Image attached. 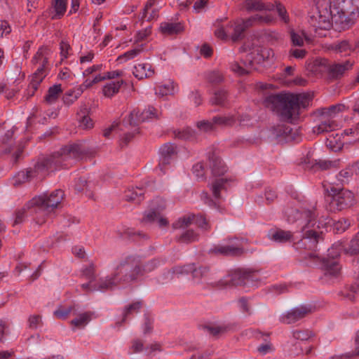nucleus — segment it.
Returning a JSON list of instances; mask_svg holds the SVG:
<instances>
[{
	"label": "nucleus",
	"instance_id": "obj_60",
	"mask_svg": "<svg viewBox=\"0 0 359 359\" xmlns=\"http://www.w3.org/2000/svg\"><path fill=\"white\" fill-rule=\"evenodd\" d=\"M292 336L294 339L306 341L312 336V332L308 330H294Z\"/></svg>",
	"mask_w": 359,
	"mask_h": 359
},
{
	"label": "nucleus",
	"instance_id": "obj_19",
	"mask_svg": "<svg viewBox=\"0 0 359 359\" xmlns=\"http://www.w3.org/2000/svg\"><path fill=\"white\" fill-rule=\"evenodd\" d=\"M320 123L313 128V131L316 134H321L328 133L339 129L341 126L335 119L327 118L325 116H320Z\"/></svg>",
	"mask_w": 359,
	"mask_h": 359
},
{
	"label": "nucleus",
	"instance_id": "obj_51",
	"mask_svg": "<svg viewBox=\"0 0 359 359\" xmlns=\"http://www.w3.org/2000/svg\"><path fill=\"white\" fill-rule=\"evenodd\" d=\"M264 4L261 0H245V8L248 11H263Z\"/></svg>",
	"mask_w": 359,
	"mask_h": 359
},
{
	"label": "nucleus",
	"instance_id": "obj_54",
	"mask_svg": "<svg viewBox=\"0 0 359 359\" xmlns=\"http://www.w3.org/2000/svg\"><path fill=\"white\" fill-rule=\"evenodd\" d=\"M343 250V246L341 243H334L330 248L328 249V259H332V260H335L340 254L341 250Z\"/></svg>",
	"mask_w": 359,
	"mask_h": 359
},
{
	"label": "nucleus",
	"instance_id": "obj_8",
	"mask_svg": "<svg viewBox=\"0 0 359 359\" xmlns=\"http://www.w3.org/2000/svg\"><path fill=\"white\" fill-rule=\"evenodd\" d=\"M327 201L329 210L336 212L353 206L356 200L354 194L350 190L332 187L328 190Z\"/></svg>",
	"mask_w": 359,
	"mask_h": 359
},
{
	"label": "nucleus",
	"instance_id": "obj_24",
	"mask_svg": "<svg viewBox=\"0 0 359 359\" xmlns=\"http://www.w3.org/2000/svg\"><path fill=\"white\" fill-rule=\"evenodd\" d=\"M330 49L336 53L344 54V55H351L352 53H354L352 47V40L349 39L335 41L330 45Z\"/></svg>",
	"mask_w": 359,
	"mask_h": 359
},
{
	"label": "nucleus",
	"instance_id": "obj_32",
	"mask_svg": "<svg viewBox=\"0 0 359 359\" xmlns=\"http://www.w3.org/2000/svg\"><path fill=\"white\" fill-rule=\"evenodd\" d=\"M123 83V80L107 83L102 88L103 95L107 97H111L118 93Z\"/></svg>",
	"mask_w": 359,
	"mask_h": 359
},
{
	"label": "nucleus",
	"instance_id": "obj_44",
	"mask_svg": "<svg viewBox=\"0 0 359 359\" xmlns=\"http://www.w3.org/2000/svg\"><path fill=\"white\" fill-rule=\"evenodd\" d=\"M198 240V234L193 230H187L182 233L177 238V241L184 243H190Z\"/></svg>",
	"mask_w": 359,
	"mask_h": 359
},
{
	"label": "nucleus",
	"instance_id": "obj_20",
	"mask_svg": "<svg viewBox=\"0 0 359 359\" xmlns=\"http://www.w3.org/2000/svg\"><path fill=\"white\" fill-rule=\"evenodd\" d=\"M159 153L158 166L163 170L165 165L170 164V160L176 154V146L174 144L165 143L160 148Z\"/></svg>",
	"mask_w": 359,
	"mask_h": 359
},
{
	"label": "nucleus",
	"instance_id": "obj_13",
	"mask_svg": "<svg viewBox=\"0 0 359 359\" xmlns=\"http://www.w3.org/2000/svg\"><path fill=\"white\" fill-rule=\"evenodd\" d=\"M211 251L226 256H241L245 250L237 238L229 239L228 243L215 247Z\"/></svg>",
	"mask_w": 359,
	"mask_h": 359
},
{
	"label": "nucleus",
	"instance_id": "obj_35",
	"mask_svg": "<svg viewBox=\"0 0 359 359\" xmlns=\"http://www.w3.org/2000/svg\"><path fill=\"white\" fill-rule=\"evenodd\" d=\"M144 191L142 187L133 188L126 192L125 198L128 201L140 203L143 198Z\"/></svg>",
	"mask_w": 359,
	"mask_h": 359
},
{
	"label": "nucleus",
	"instance_id": "obj_27",
	"mask_svg": "<svg viewBox=\"0 0 359 359\" xmlns=\"http://www.w3.org/2000/svg\"><path fill=\"white\" fill-rule=\"evenodd\" d=\"M133 73L138 79H143L152 76L154 74V71L151 69L150 64L140 63L134 67Z\"/></svg>",
	"mask_w": 359,
	"mask_h": 359
},
{
	"label": "nucleus",
	"instance_id": "obj_61",
	"mask_svg": "<svg viewBox=\"0 0 359 359\" xmlns=\"http://www.w3.org/2000/svg\"><path fill=\"white\" fill-rule=\"evenodd\" d=\"M209 269L206 266H200L198 268H195L194 266L193 270L191 271L192 276L194 278H202L206 276L208 273Z\"/></svg>",
	"mask_w": 359,
	"mask_h": 359
},
{
	"label": "nucleus",
	"instance_id": "obj_58",
	"mask_svg": "<svg viewBox=\"0 0 359 359\" xmlns=\"http://www.w3.org/2000/svg\"><path fill=\"white\" fill-rule=\"evenodd\" d=\"M238 304L242 312L250 316L252 313L249 299L245 297H241L238 299Z\"/></svg>",
	"mask_w": 359,
	"mask_h": 359
},
{
	"label": "nucleus",
	"instance_id": "obj_62",
	"mask_svg": "<svg viewBox=\"0 0 359 359\" xmlns=\"http://www.w3.org/2000/svg\"><path fill=\"white\" fill-rule=\"evenodd\" d=\"M165 201L161 198H156L152 201L151 207L160 214L165 208Z\"/></svg>",
	"mask_w": 359,
	"mask_h": 359
},
{
	"label": "nucleus",
	"instance_id": "obj_46",
	"mask_svg": "<svg viewBox=\"0 0 359 359\" xmlns=\"http://www.w3.org/2000/svg\"><path fill=\"white\" fill-rule=\"evenodd\" d=\"M290 37L291 43L294 46H302L304 43L306 36L304 32H295L292 29L290 31Z\"/></svg>",
	"mask_w": 359,
	"mask_h": 359
},
{
	"label": "nucleus",
	"instance_id": "obj_28",
	"mask_svg": "<svg viewBox=\"0 0 359 359\" xmlns=\"http://www.w3.org/2000/svg\"><path fill=\"white\" fill-rule=\"evenodd\" d=\"M177 90V86L171 81H169L167 83L158 85L155 88L156 95L160 97L174 95Z\"/></svg>",
	"mask_w": 359,
	"mask_h": 359
},
{
	"label": "nucleus",
	"instance_id": "obj_31",
	"mask_svg": "<svg viewBox=\"0 0 359 359\" xmlns=\"http://www.w3.org/2000/svg\"><path fill=\"white\" fill-rule=\"evenodd\" d=\"M345 106L342 104L332 105L329 107H325L318 109L320 116H325L327 118L334 119L337 114L344 110Z\"/></svg>",
	"mask_w": 359,
	"mask_h": 359
},
{
	"label": "nucleus",
	"instance_id": "obj_39",
	"mask_svg": "<svg viewBox=\"0 0 359 359\" xmlns=\"http://www.w3.org/2000/svg\"><path fill=\"white\" fill-rule=\"evenodd\" d=\"M91 320V313L85 312L71 320V325L77 328L84 327Z\"/></svg>",
	"mask_w": 359,
	"mask_h": 359
},
{
	"label": "nucleus",
	"instance_id": "obj_43",
	"mask_svg": "<svg viewBox=\"0 0 359 359\" xmlns=\"http://www.w3.org/2000/svg\"><path fill=\"white\" fill-rule=\"evenodd\" d=\"M75 306H69L67 307L60 306L55 311L54 316L59 319L65 320L67 318L68 316L73 312L74 314L76 313Z\"/></svg>",
	"mask_w": 359,
	"mask_h": 359
},
{
	"label": "nucleus",
	"instance_id": "obj_45",
	"mask_svg": "<svg viewBox=\"0 0 359 359\" xmlns=\"http://www.w3.org/2000/svg\"><path fill=\"white\" fill-rule=\"evenodd\" d=\"M250 19L253 26L255 25L270 24L274 20V18L269 14L264 15L256 14L250 17Z\"/></svg>",
	"mask_w": 359,
	"mask_h": 359
},
{
	"label": "nucleus",
	"instance_id": "obj_15",
	"mask_svg": "<svg viewBox=\"0 0 359 359\" xmlns=\"http://www.w3.org/2000/svg\"><path fill=\"white\" fill-rule=\"evenodd\" d=\"M312 311L309 306L302 305L292 309L280 316V320L285 324H292L304 318Z\"/></svg>",
	"mask_w": 359,
	"mask_h": 359
},
{
	"label": "nucleus",
	"instance_id": "obj_49",
	"mask_svg": "<svg viewBox=\"0 0 359 359\" xmlns=\"http://www.w3.org/2000/svg\"><path fill=\"white\" fill-rule=\"evenodd\" d=\"M345 251L351 255L359 254V231L351 239L348 247L345 248Z\"/></svg>",
	"mask_w": 359,
	"mask_h": 359
},
{
	"label": "nucleus",
	"instance_id": "obj_55",
	"mask_svg": "<svg viewBox=\"0 0 359 359\" xmlns=\"http://www.w3.org/2000/svg\"><path fill=\"white\" fill-rule=\"evenodd\" d=\"M203 330L213 337H217L219 334L225 332L226 327L224 326L205 325L203 327Z\"/></svg>",
	"mask_w": 359,
	"mask_h": 359
},
{
	"label": "nucleus",
	"instance_id": "obj_38",
	"mask_svg": "<svg viewBox=\"0 0 359 359\" xmlns=\"http://www.w3.org/2000/svg\"><path fill=\"white\" fill-rule=\"evenodd\" d=\"M212 121L215 126L227 127L233 126L236 121V118L234 115L217 116L212 118Z\"/></svg>",
	"mask_w": 359,
	"mask_h": 359
},
{
	"label": "nucleus",
	"instance_id": "obj_30",
	"mask_svg": "<svg viewBox=\"0 0 359 359\" xmlns=\"http://www.w3.org/2000/svg\"><path fill=\"white\" fill-rule=\"evenodd\" d=\"M160 30L162 34L166 35H173L180 33L183 31V26L181 23L167 22L161 23Z\"/></svg>",
	"mask_w": 359,
	"mask_h": 359
},
{
	"label": "nucleus",
	"instance_id": "obj_64",
	"mask_svg": "<svg viewBox=\"0 0 359 359\" xmlns=\"http://www.w3.org/2000/svg\"><path fill=\"white\" fill-rule=\"evenodd\" d=\"M61 60L68 57L69 51L71 50L70 45L65 41H62L60 43Z\"/></svg>",
	"mask_w": 359,
	"mask_h": 359
},
{
	"label": "nucleus",
	"instance_id": "obj_7",
	"mask_svg": "<svg viewBox=\"0 0 359 359\" xmlns=\"http://www.w3.org/2000/svg\"><path fill=\"white\" fill-rule=\"evenodd\" d=\"M161 113L156 108L149 106L141 114L139 110L133 109L130 114L123 119V125L126 128L130 127L132 132H128L125 134L123 137L126 143L130 142L133 137L134 135L139 133L138 124L141 122L146 121L157 119L159 118Z\"/></svg>",
	"mask_w": 359,
	"mask_h": 359
},
{
	"label": "nucleus",
	"instance_id": "obj_42",
	"mask_svg": "<svg viewBox=\"0 0 359 359\" xmlns=\"http://www.w3.org/2000/svg\"><path fill=\"white\" fill-rule=\"evenodd\" d=\"M341 294L349 301H354L355 296L359 294V282L350 285L341 292Z\"/></svg>",
	"mask_w": 359,
	"mask_h": 359
},
{
	"label": "nucleus",
	"instance_id": "obj_14",
	"mask_svg": "<svg viewBox=\"0 0 359 359\" xmlns=\"http://www.w3.org/2000/svg\"><path fill=\"white\" fill-rule=\"evenodd\" d=\"M359 175V163H354L348 165L341 170L331 182V184L336 186H344L348 184L354 176Z\"/></svg>",
	"mask_w": 359,
	"mask_h": 359
},
{
	"label": "nucleus",
	"instance_id": "obj_4",
	"mask_svg": "<svg viewBox=\"0 0 359 359\" xmlns=\"http://www.w3.org/2000/svg\"><path fill=\"white\" fill-rule=\"evenodd\" d=\"M311 100V97L308 93H278L267 96L264 104L275 111L281 120L290 122L299 109L307 107Z\"/></svg>",
	"mask_w": 359,
	"mask_h": 359
},
{
	"label": "nucleus",
	"instance_id": "obj_57",
	"mask_svg": "<svg viewBox=\"0 0 359 359\" xmlns=\"http://www.w3.org/2000/svg\"><path fill=\"white\" fill-rule=\"evenodd\" d=\"M43 324L40 315H32L28 318V325L30 329L36 330Z\"/></svg>",
	"mask_w": 359,
	"mask_h": 359
},
{
	"label": "nucleus",
	"instance_id": "obj_11",
	"mask_svg": "<svg viewBox=\"0 0 359 359\" xmlns=\"http://www.w3.org/2000/svg\"><path fill=\"white\" fill-rule=\"evenodd\" d=\"M258 280L256 271L250 269H238L231 271L222 280L226 285H242L252 284Z\"/></svg>",
	"mask_w": 359,
	"mask_h": 359
},
{
	"label": "nucleus",
	"instance_id": "obj_34",
	"mask_svg": "<svg viewBox=\"0 0 359 359\" xmlns=\"http://www.w3.org/2000/svg\"><path fill=\"white\" fill-rule=\"evenodd\" d=\"M50 52L48 47H40L32 60V65H37L39 63L48 62Z\"/></svg>",
	"mask_w": 359,
	"mask_h": 359
},
{
	"label": "nucleus",
	"instance_id": "obj_41",
	"mask_svg": "<svg viewBox=\"0 0 359 359\" xmlns=\"http://www.w3.org/2000/svg\"><path fill=\"white\" fill-rule=\"evenodd\" d=\"M143 50V44L137 45L135 48L130 50L117 57L119 62H126L138 55Z\"/></svg>",
	"mask_w": 359,
	"mask_h": 359
},
{
	"label": "nucleus",
	"instance_id": "obj_47",
	"mask_svg": "<svg viewBox=\"0 0 359 359\" xmlns=\"http://www.w3.org/2000/svg\"><path fill=\"white\" fill-rule=\"evenodd\" d=\"M227 100V93L224 90H219L214 93L210 102L212 104L223 106Z\"/></svg>",
	"mask_w": 359,
	"mask_h": 359
},
{
	"label": "nucleus",
	"instance_id": "obj_33",
	"mask_svg": "<svg viewBox=\"0 0 359 359\" xmlns=\"http://www.w3.org/2000/svg\"><path fill=\"white\" fill-rule=\"evenodd\" d=\"M142 306V301H137L126 306L123 312L122 322H126L134 314L139 313Z\"/></svg>",
	"mask_w": 359,
	"mask_h": 359
},
{
	"label": "nucleus",
	"instance_id": "obj_48",
	"mask_svg": "<svg viewBox=\"0 0 359 359\" xmlns=\"http://www.w3.org/2000/svg\"><path fill=\"white\" fill-rule=\"evenodd\" d=\"M227 181V179L219 178L215 180L212 184V194L216 198H220V191L225 188V184Z\"/></svg>",
	"mask_w": 359,
	"mask_h": 359
},
{
	"label": "nucleus",
	"instance_id": "obj_52",
	"mask_svg": "<svg viewBox=\"0 0 359 359\" xmlns=\"http://www.w3.org/2000/svg\"><path fill=\"white\" fill-rule=\"evenodd\" d=\"M350 225L351 222L349 219L342 218L334 224V230L337 233H343L350 226Z\"/></svg>",
	"mask_w": 359,
	"mask_h": 359
},
{
	"label": "nucleus",
	"instance_id": "obj_26",
	"mask_svg": "<svg viewBox=\"0 0 359 359\" xmlns=\"http://www.w3.org/2000/svg\"><path fill=\"white\" fill-rule=\"evenodd\" d=\"M208 158L210 161V167L213 175L221 176L226 172V168L218 156L212 154V155H209Z\"/></svg>",
	"mask_w": 359,
	"mask_h": 359
},
{
	"label": "nucleus",
	"instance_id": "obj_3",
	"mask_svg": "<svg viewBox=\"0 0 359 359\" xmlns=\"http://www.w3.org/2000/svg\"><path fill=\"white\" fill-rule=\"evenodd\" d=\"M285 215L290 223L299 222L301 226V239L294 243L297 249H307L315 251L318 243L323 240V231L316 218L318 216L315 206L311 208L301 209L290 208L286 210Z\"/></svg>",
	"mask_w": 359,
	"mask_h": 359
},
{
	"label": "nucleus",
	"instance_id": "obj_16",
	"mask_svg": "<svg viewBox=\"0 0 359 359\" xmlns=\"http://www.w3.org/2000/svg\"><path fill=\"white\" fill-rule=\"evenodd\" d=\"M36 67L35 72L32 74L31 82L27 88L28 94L32 96L34 92L38 89L39 84L46 76L48 72V62L39 63L34 65Z\"/></svg>",
	"mask_w": 359,
	"mask_h": 359
},
{
	"label": "nucleus",
	"instance_id": "obj_5",
	"mask_svg": "<svg viewBox=\"0 0 359 359\" xmlns=\"http://www.w3.org/2000/svg\"><path fill=\"white\" fill-rule=\"evenodd\" d=\"M64 197V192L57 189L50 194H44L34 197L27 203V208H36V222L42 224L46 222L45 217L48 216L61 203Z\"/></svg>",
	"mask_w": 359,
	"mask_h": 359
},
{
	"label": "nucleus",
	"instance_id": "obj_21",
	"mask_svg": "<svg viewBox=\"0 0 359 359\" xmlns=\"http://www.w3.org/2000/svg\"><path fill=\"white\" fill-rule=\"evenodd\" d=\"M67 0H51L50 7L47 11L51 20L60 19L67 11Z\"/></svg>",
	"mask_w": 359,
	"mask_h": 359
},
{
	"label": "nucleus",
	"instance_id": "obj_63",
	"mask_svg": "<svg viewBox=\"0 0 359 359\" xmlns=\"http://www.w3.org/2000/svg\"><path fill=\"white\" fill-rule=\"evenodd\" d=\"M276 8L280 18L285 23H287L289 22V16L287 14L285 7L279 1H276Z\"/></svg>",
	"mask_w": 359,
	"mask_h": 359
},
{
	"label": "nucleus",
	"instance_id": "obj_10",
	"mask_svg": "<svg viewBox=\"0 0 359 359\" xmlns=\"http://www.w3.org/2000/svg\"><path fill=\"white\" fill-rule=\"evenodd\" d=\"M300 259L308 266L315 265L322 262L325 276L337 277L340 273L341 266L336 260L329 259L321 260L316 252L302 254Z\"/></svg>",
	"mask_w": 359,
	"mask_h": 359
},
{
	"label": "nucleus",
	"instance_id": "obj_2",
	"mask_svg": "<svg viewBox=\"0 0 359 359\" xmlns=\"http://www.w3.org/2000/svg\"><path fill=\"white\" fill-rule=\"evenodd\" d=\"M82 154L81 148L78 144L65 146L50 156H43L39 158L34 168L19 172L15 176L14 185L29 182L45 171L60 168H67L71 165L70 161L81 158Z\"/></svg>",
	"mask_w": 359,
	"mask_h": 359
},
{
	"label": "nucleus",
	"instance_id": "obj_9",
	"mask_svg": "<svg viewBox=\"0 0 359 359\" xmlns=\"http://www.w3.org/2000/svg\"><path fill=\"white\" fill-rule=\"evenodd\" d=\"M131 283L130 276L128 275L122 257L116 265L113 273L110 276L100 280L92 290L105 291L111 290L119 284Z\"/></svg>",
	"mask_w": 359,
	"mask_h": 359
},
{
	"label": "nucleus",
	"instance_id": "obj_17",
	"mask_svg": "<svg viewBox=\"0 0 359 359\" xmlns=\"http://www.w3.org/2000/svg\"><path fill=\"white\" fill-rule=\"evenodd\" d=\"M355 64L354 60H346L342 62H332L327 65V72L331 79L341 78L347 72L351 70Z\"/></svg>",
	"mask_w": 359,
	"mask_h": 359
},
{
	"label": "nucleus",
	"instance_id": "obj_23",
	"mask_svg": "<svg viewBox=\"0 0 359 359\" xmlns=\"http://www.w3.org/2000/svg\"><path fill=\"white\" fill-rule=\"evenodd\" d=\"M268 238L270 241L285 243L293 241L294 234L290 231H285L281 229H271L268 233Z\"/></svg>",
	"mask_w": 359,
	"mask_h": 359
},
{
	"label": "nucleus",
	"instance_id": "obj_50",
	"mask_svg": "<svg viewBox=\"0 0 359 359\" xmlns=\"http://www.w3.org/2000/svg\"><path fill=\"white\" fill-rule=\"evenodd\" d=\"M205 79L210 83L219 84L224 81V76L218 71H212L206 74Z\"/></svg>",
	"mask_w": 359,
	"mask_h": 359
},
{
	"label": "nucleus",
	"instance_id": "obj_29",
	"mask_svg": "<svg viewBox=\"0 0 359 359\" xmlns=\"http://www.w3.org/2000/svg\"><path fill=\"white\" fill-rule=\"evenodd\" d=\"M246 60L248 61V64L247 65L245 62H243L244 67L237 62L231 64V70L241 76L249 74L253 69L252 57L251 55H247Z\"/></svg>",
	"mask_w": 359,
	"mask_h": 359
},
{
	"label": "nucleus",
	"instance_id": "obj_40",
	"mask_svg": "<svg viewBox=\"0 0 359 359\" xmlns=\"http://www.w3.org/2000/svg\"><path fill=\"white\" fill-rule=\"evenodd\" d=\"M36 213V208H27V203L21 208L17 209L14 214V220L13 225H17L22 223L27 217V210H32Z\"/></svg>",
	"mask_w": 359,
	"mask_h": 359
},
{
	"label": "nucleus",
	"instance_id": "obj_6",
	"mask_svg": "<svg viewBox=\"0 0 359 359\" xmlns=\"http://www.w3.org/2000/svg\"><path fill=\"white\" fill-rule=\"evenodd\" d=\"M122 258L131 283L136 281L140 276L153 271L160 265L158 259H152L143 264L141 257L137 254H124Z\"/></svg>",
	"mask_w": 359,
	"mask_h": 359
},
{
	"label": "nucleus",
	"instance_id": "obj_12",
	"mask_svg": "<svg viewBox=\"0 0 359 359\" xmlns=\"http://www.w3.org/2000/svg\"><path fill=\"white\" fill-rule=\"evenodd\" d=\"M250 18L247 19L239 18L228 24L230 28V39L233 42L242 40L245 37V31L252 27Z\"/></svg>",
	"mask_w": 359,
	"mask_h": 359
},
{
	"label": "nucleus",
	"instance_id": "obj_22",
	"mask_svg": "<svg viewBox=\"0 0 359 359\" xmlns=\"http://www.w3.org/2000/svg\"><path fill=\"white\" fill-rule=\"evenodd\" d=\"M194 269V264H188L184 266H177L173 267L171 270L163 273L161 279L158 282L164 284L168 281L174 278L175 275H184L191 273Z\"/></svg>",
	"mask_w": 359,
	"mask_h": 359
},
{
	"label": "nucleus",
	"instance_id": "obj_56",
	"mask_svg": "<svg viewBox=\"0 0 359 359\" xmlns=\"http://www.w3.org/2000/svg\"><path fill=\"white\" fill-rule=\"evenodd\" d=\"M214 33L217 38L222 40H226L229 37L230 38V28L228 27V25L226 29L223 26H219Z\"/></svg>",
	"mask_w": 359,
	"mask_h": 359
},
{
	"label": "nucleus",
	"instance_id": "obj_36",
	"mask_svg": "<svg viewBox=\"0 0 359 359\" xmlns=\"http://www.w3.org/2000/svg\"><path fill=\"white\" fill-rule=\"evenodd\" d=\"M83 93V88H76L67 91L63 97L62 100L65 104L70 105L73 104Z\"/></svg>",
	"mask_w": 359,
	"mask_h": 359
},
{
	"label": "nucleus",
	"instance_id": "obj_25",
	"mask_svg": "<svg viewBox=\"0 0 359 359\" xmlns=\"http://www.w3.org/2000/svg\"><path fill=\"white\" fill-rule=\"evenodd\" d=\"M89 109L86 105H82L77 113L79 126L84 130H88L93 128L94 123L89 116Z\"/></svg>",
	"mask_w": 359,
	"mask_h": 359
},
{
	"label": "nucleus",
	"instance_id": "obj_53",
	"mask_svg": "<svg viewBox=\"0 0 359 359\" xmlns=\"http://www.w3.org/2000/svg\"><path fill=\"white\" fill-rule=\"evenodd\" d=\"M81 273L82 276L90 282L95 280V267L93 264H90L89 266L83 269Z\"/></svg>",
	"mask_w": 359,
	"mask_h": 359
},
{
	"label": "nucleus",
	"instance_id": "obj_1",
	"mask_svg": "<svg viewBox=\"0 0 359 359\" xmlns=\"http://www.w3.org/2000/svg\"><path fill=\"white\" fill-rule=\"evenodd\" d=\"M316 15L311 17L316 29L346 30L359 18V0H317Z\"/></svg>",
	"mask_w": 359,
	"mask_h": 359
},
{
	"label": "nucleus",
	"instance_id": "obj_59",
	"mask_svg": "<svg viewBox=\"0 0 359 359\" xmlns=\"http://www.w3.org/2000/svg\"><path fill=\"white\" fill-rule=\"evenodd\" d=\"M160 213L156 211V210H154L152 207L151 208V210L148 212H144V218L142 219L143 222H154V221L157 220L158 217L159 216Z\"/></svg>",
	"mask_w": 359,
	"mask_h": 359
},
{
	"label": "nucleus",
	"instance_id": "obj_18",
	"mask_svg": "<svg viewBox=\"0 0 359 359\" xmlns=\"http://www.w3.org/2000/svg\"><path fill=\"white\" fill-rule=\"evenodd\" d=\"M194 223L202 229L208 230L209 229L208 223L206 219L202 215L189 216L180 218L177 221L172 224L173 229H183L187 227L189 224Z\"/></svg>",
	"mask_w": 359,
	"mask_h": 359
},
{
	"label": "nucleus",
	"instance_id": "obj_37",
	"mask_svg": "<svg viewBox=\"0 0 359 359\" xmlns=\"http://www.w3.org/2000/svg\"><path fill=\"white\" fill-rule=\"evenodd\" d=\"M62 93L61 84L53 85L48 88L47 94L45 96V101L48 104H53L56 102Z\"/></svg>",
	"mask_w": 359,
	"mask_h": 359
}]
</instances>
